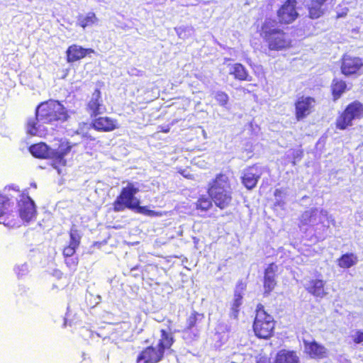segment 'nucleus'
<instances>
[{
    "label": "nucleus",
    "mask_w": 363,
    "mask_h": 363,
    "mask_svg": "<svg viewBox=\"0 0 363 363\" xmlns=\"http://www.w3.org/2000/svg\"><path fill=\"white\" fill-rule=\"evenodd\" d=\"M68 117L67 110L58 101L43 102L36 108L35 118L28 120L27 133L31 135L42 136L44 134V130L41 128L43 124L64 122Z\"/></svg>",
    "instance_id": "f257e3e1"
},
{
    "label": "nucleus",
    "mask_w": 363,
    "mask_h": 363,
    "mask_svg": "<svg viewBox=\"0 0 363 363\" xmlns=\"http://www.w3.org/2000/svg\"><path fill=\"white\" fill-rule=\"evenodd\" d=\"M72 145L69 143L61 142L57 148H49L48 146L43 143L35 144L30 147V152L35 157L38 158H50L53 163L52 165L57 169L58 174H61V167H64L66 160L64 157L70 152Z\"/></svg>",
    "instance_id": "f03ea898"
},
{
    "label": "nucleus",
    "mask_w": 363,
    "mask_h": 363,
    "mask_svg": "<svg viewBox=\"0 0 363 363\" xmlns=\"http://www.w3.org/2000/svg\"><path fill=\"white\" fill-rule=\"evenodd\" d=\"M271 50H282L291 46V40L284 30L274 27V22L266 20L262 26L261 33Z\"/></svg>",
    "instance_id": "7ed1b4c3"
},
{
    "label": "nucleus",
    "mask_w": 363,
    "mask_h": 363,
    "mask_svg": "<svg viewBox=\"0 0 363 363\" xmlns=\"http://www.w3.org/2000/svg\"><path fill=\"white\" fill-rule=\"evenodd\" d=\"M209 194L219 208L228 206L232 200V189L228 177L223 174L218 175L209 189Z\"/></svg>",
    "instance_id": "20e7f679"
},
{
    "label": "nucleus",
    "mask_w": 363,
    "mask_h": 363,
    "mask_svg": "<svg viewBox=\"0 0 363 363\" xmlns=\"http://www.w3.org/2000/svg\"><path fill=\"white\" fill-rule=\"evenodd\" d=\"M161 338L157 347H148L140 352L137 358V363L158 362L161 360L164 350L169 348L173 343V338L164 330H161Z\"/></svg>",
    "instance_id": "39448f33"
},
{
    "label": "nucleus",
    "mask_w": 363,
    "mask_h": 363,
    "mask_svg": "<svg viewBox=\"0 0 363 363\" xmlns=\"http://www.w3.org/2000/svg\"><path fill=\"white\" fill-rule=\"evenodd\" d=\"M274 326L273 317L265 312L262 305L259 304L253 324L255 335L259 338L268 339L272 336Z\"/></svg>",
    "instance_id": "423d86ee"
},
{
    "label": "nucleus",
    "mask_w": 363,
    "mask_h": 363,
    "mask_svg": "<svg viewBox=\"0 0 363 363\" xmlns=\"http://www.w3.org/2000/svg\"><path fill=\"white\" fill-rule=\"evenodd\" d=\"M139 191V186L136 183L128 182L123 187L120 195L113 203V209L116 212L122 211L125 208L135 209L140 203L135 195Z\"/></svg>",
    "instance_id": "0eeeda50"
},
{
    "label": "nucleus",
    "mask_w": 363,
    "mask_h": 363,
    "mask_svg": "<svg viewBox=\"0 0 363 363\" xmlns=\"http://www.w3.org/2000/svg\"><path fill=\"white\" fill-rule=\"evenodd\" d=\"M363 115V104L359 101H354L349 104L344 112L337 117L336 127L345 130L352 125V121L360 118Z\"/></svg>",
    "instance_id": "6e6552de"
},
{
    "label": "nucleus",
    "mask_w": 363,
    "mask_h": 363,
    "mask_svg": "<svg viewBox=\"0 0 363 363\" xmlns=\"http://www.w3.org/2000/svg\"><path fill=\"white\" fill-rule=\"evenodd\" d=\"M328 219V213L326 210L314 208L302 213L300 217V223L302 225L315 226L319 223H324Z\"/></svg>",
    "instance_id": "1a4fd4ad"
},
{
    "label": "nucleus",
    "mask_w": 363,
    "mask_h": 363,
    "mask_svg": "<svg viewBox=\"0 0 363 363\" xmlns=\"http://www.w3.org/2000/svg\"><path fill=\"white\" fill-rule=\"evenodd\" d=\"M296 0H286L277 11V17L281 23H293L298 16L296 9Z\"/></svg>",
    "instance_id": "9d476101"
},
{
    "label": "nucleus",
    "mask_w": 363,
    "mask_h": 363,
    "mask_svg": "<svg viewBox=\"0 0 363 363\" xmlns=\"http://www.w3.org/2000/svg\"><path fill=\"white\" fill-rule=\"evenodd\" d=\"M18 203L21 218L27 222L31 220L36 213L34 201L28 196L22 194Z\"/></svg>",
    "instance_id": "9b49d317"
},
{
    "label": "nucleus",
    "mask_w": 363,
    "mask_h": 363,
    "mask_svg": "<svg viewBox=\"0 0 363 363\" xmlns=\"http://www.w3.org/2000/svg\"><path fill=\"white\" fill-rule=\"evenodd\" d=\"M315 99L310 96H301L295 104L296 118L298 121L303 120L313 111Z\"/></svg>",
    "instance_id": "f8f14e48"
},
{
    "label": "nucleus",
    "mask_w": 363,
    "mask_h": 363,
    "mask_svg": "<svg viewBox=\"0 0 363 363\" xmlns=\"http://www.w3.org/2000/svg\"><path fill=\"white\" fill-rule=\"evenodd\" d=\"M362 67L363 62L359 57L345 55L342 58L341 71L344 75L351 76L357 74Z\"/></svg>",
    "instance_id": "ddd939ff"
},
{
    "label": "nucleus",
    "mask_w": 363,
    "mask_h": 363,
    "mask_svg": "<svg viewBox=\"0 0 363 363\" xmlns=\"http://www.w3.org/2000/svg\"><path fill=\"white\" fill-rule=\"evenodd\" d=\"M305 352L311 357L315 359H323L327 357L328 350L322 345L315 341H303Z\"/></svg>",
    "instance_id": "4468645a"
},
{
    "label": "nucleus",
    "mask_w": 363,
    "mask_h": 363,
    "mask_svg": "<svg viewBox=\"0 0 363 363\" xmlns=\"http://www.w3.org/2000/svg\"><path fill=\"white\" fill-rule=\"evenodd\" d=\"M325 282L322 279H310L304 284V287L313 296L323 298L328 294L325 289Z\"/></svg>",
    "instance_id": "2eb2a0df"
},
{
    "label": "nucleus",
    "mask_w": 363,
    "mask_h": 363,
    "mask_svg": "<svg viewBox=\"0 0 363 363\" xmlns=\"http://www.w3.org/2000/svg\"><path fill=\"white\" fill-rule=\"evenodd\" d=\"M261 176V172L256 166L245 169L242 176V183L248 189H253Z\"/></svg>",
    "instance_id": "dca6fc26"
},
{
    "label": "nucleus",
    "mask_w": 363,
    "mask_h": 363,
    "mask_svg": "<svg viewBox=\"0 0 363 363\" xmlns=\"http://www.w3.org/2000/svg\"><path fill=\"white\" fill-rule=\"evenodd\" d=\"M88 108L91 115L97 116L104 113L106 108L103 103L101 96V92L99 89H96L92 94L91 98L88 104Z\"/></svg>",
    "instance_id": "f3484780"
},
{
    "label": "nucleus",
    "mask_w": 363,
    "mask_h": 363,
    "mask_svg": "<svg viewBox=\"0 0 363 363\" xmlns=\"http://www.w3.org/2000/svg\"><path fill=\"white\" fill-rule=\"evenodd\" d=\"M94 52V50L93 49H86L77 45H72L68 48L66 52L67 62H73L77 61L84 57L86 55Z\"/></svg>",
    "instance_id": "a211bd4d"
},
{
    "label": "nucleus",
    "mask_w": 363,
    "mask_h": 363,
    "mask_svg": "<svg viewBox=\"0 0 363 363\" xmlns=\"http://www.w3.org/2000/svg\"><path fill=\"white\" fill-rule=\"evenodd\" d=\"M277 269V266L274 264H271L265 269L264 272V293L269 294L271 292L276 286V281L274 279L275 272Z\"/></svg>",
    "instance_id": "6ab92c4d"
},
{
    "label": "nucleus",
    "mask_w": 363,
    "mask_h": 363,
    "mask_svg": "<svg viewBox=\"0 0 363 363\" xmlns=\"http://www.w3.org/2000/svg\"><path fill=\"white\" fill-rule=\"evenodd\" d=\"M93 127L100 131L108 132L117 128L116 121L108 117H99L92 123Z\"/></svg>",
    "instance_id": "aec40b11"
},
{
    "label": "nucleus",
    "mask_w": 363,
    "mask_h": 363,
    "mask_svg": "<svg viewBox=\"0 0 363 363\" xmlns=\"http://www.w3.org/2000/svg\"><path fill=\"white\" fill-rule=\"evenodd\" d=\"M327 0H308L307 7L311 18H318L324 13L323 5Z\"/></svg>",
    "instance_id": "412c9836"
},
{
    "label": "nucleus",
    "mask_w": 363,
    "mask_h": 363,
    "mask_svg": "<svg viewBox=\"0 0 363 363\" xmlns=\"http://www.w3.org/2000/svg\"><path fill=\"white\" fill-rule=\"evenodd\" d=\"M274 363H299V359L294 352L283 350L277 353Z\"/></svg>",
    "instance_id": "4be33fe9"
},
{
    "label": "nucleus",
    "mask_w": 363,
    "mask_h": 363,
    "mask_svg": "<svg viewBox=\"0 0 363 363\" xmlns=\"http://www.w3.org/2000/svg\"><path fill=\"white\" fill-rule=\"evenodd\" d=\"M230 74L234 75V77L239 80L251 81L246 69L242 65L236 63L230 68Z\"/></svg>",
    "instance_id": "5701e85b"
},
{
    "label": "nucleus",
    "mask_w": 363,
    "mask_h": 363,
    "mask_svg": "<svg viewBox=\"0 0 363 363\" xmlns=\"http://www.w3.org/2000/svg\"><path fill=\"white\" fill-rule=\"evenodd\" d=\"M11 207L10 199L3 195H0V223H3L5 225L8 224L6 223V216L8 211Z\"/></svg>",
    "instance_id": "b1692460"
},
{
    "label": "nucleus",
    "mask_w": 363,
    "mask_h": 363,
    "mask_svg": "<svg viewBox=\"0 0 363 363\" xmlns=\"http://www.w3.org/2000/svg\"><path fill=\"white\" fill-rule=\"evenodd\" d=\"M242 295L237 289L235 291L234 298L231 303L230 315L231 318L236 319L238 316L239 308L242 303Z\"/></svg>",
    "instance_id": "393cba45"
},
{
    "label": "nucleus",
    "mask_w": 363,
    "mask_h": 363,
    "mask_svg": "<svg viewBox=\"0 0 363 363\" xmlns=\"http://www.w3.org/2000/svg\"><path fill=\"white\" fill-rule=\"evenodd\" d=\"M337 262L342 268H350L357 264V257L352 253H347L338 259Z\"/></svg>",
    "instance_id": "a878e982"
},
{
    "label": "nucleus",
    "mask_w": 363,
    "mask_h": 363,
    "mask_svg": "<svg viewBox=\"0 0 363 363\" xmlns=\"http://www.w3.org/2000/svg\"><path fill=\"white\" fill-rule=\"evenodd\" d=\"M346 83L342 80L334 79L332 84V90L334 99L336 100L345 91Z\"/></svg>",
    "instance_id": "bb28decb"
},
{
    "label": "nucleus",
    "mask_w": 363,
    "mask_h": 363,
    "mask_svg": "<svg viewBox=\"0 0 363 363\" xmlns=\"http://www.w3.org/2000/svg\"><path fill=\"white\" fill-rule=\"evenodd\" d=\"M97 21V18L94 13L89 12L84 17L82 16L78 20V23L82 28L92 26Z\"/></svg>",
    "instance_id": "cd10ccee"
},
{
    "label": "nucleus",
    "mask_w": 363,
    "mask_h": 363,
    "mask_svg": "<svg viewBox=\"0 0 363 363\" xmlns=\"http://www.w3.org/2000/svg\"><path fill=\"white\" fill-rule=\"evenodd\" d=\"M203 318V315L194 311L187 319V328L191 329L196 325L197 321H200Z\"/></svg>",
    "instance_id": "c85d7f7f"
},
{
    "label": "nucleus",
    "mask_w": 363,
    "mask_h": 363,
    "mask_svg": "<svg viewBox=\"0 0 363 363\" xmlns=\"http://www.w3.org/2000/svg\"><path fill=\"white\" fill-rule=\"evenodd\" d=\"M69 236H70L69 244H71L72 246H75L77 247L80 243L81 235L74 227H72L71 228L70 233H69Z\"/></svg>",
    "instance_id": "c756f323"
},
{
    "label": "nucleus",
    "mask_w": 363,
    "mask_h": 363,
    "mask_svg": "<svg viewBox=\"0 0 363 363\" xmlns=\"http://www.w3.org/2000/svg\"><path fill=\"white\" fill-rule=\"evenodd\" d=\"M214 98L221 106H225L229 101L228 95L222 91H216L214 93Z\"/></svg>",
    "instance_id": "7c9ffc66"
},
{
    "label": "nucleus",
    "mask_w": 363,
    "mask_h": 363,
    "mask_svg": "<svg viewBox=\"0 0 363 363\" xmlns=\"http://www.w3.org/2000/svg\"><path fill=\"white\" fill-rule=\"evenodd\" d=\"M134 210H136L138 213H143L150 216H161V213L155 212L154 211L148 210L145 206H140L139 203Z\"/></svg>",
    "instance_id": "2f4dec72"
},
{
    "label": "nucleus",
    "mask_w": 363,
    "mask_h": 363,
    "mask_svg": "<svg viewBox=\"0 0 363 363\" xmlns=\"http://www.w3.org/2000/svg\"><path fill=\"white\" fill-rule=\"evenodd\" d=\"M211 201L209 199H201L196 203V207L202 211H206L211 206Z\"/></svg>",
    "instance_id": "473e14b6"
},
{
    "label": "nucleus",
    "mask_w": 363,
    "mask_h": 363,
    "mask_svg": "<svg viewBox=\"0 0 363 363\" xmlns=\"http://www.w3.org/2000/svg\"><path fill=\"white\" fill-rule=\"evenodd\" d=\"M177 35L179 38L184 39L186 38L190 34V31L191 28L184 26H180L179 28H175Z\"/></svg>",
    "instance_id": "72a5a7b5"
},
{
    "label": "nucleus",
    "mask_w": 363,
    "mask_h": 363,
    "mask_svg": "<svg viewBox=\"0 0 363 363\" xmlns=\"http://www.w3.org/2000/svg\"><path fill=\"white\" fill-rule=\"evenodd\" d=\"M76 248L77 247L72 246L71 244H69V246L64 249L63 255L65 257H71L74 254Z\"/></svg>",
    "instance_id": "f704fd0d"
},
{
    "label": "nucleus",
    "mask_w": 363,
    "mask_h": 363,
    "mask_svg": "<svg viewBox=\"0 0 363 363\" xmlns=\"http://www.w3.org/2000/svg\"><path fill=\"white\" fill-rule=\"evenodd\" d=\"M354 341L356 343H362L363 342V333L358 331L354 337Z\"/></svg>",
    "instance_id": "c9c22d12"
},
{
    "label": "nucleus",
    "mask_w": 363,
    "mask_h": 363,
    "mask_svg": "<svg viewBox=\"0 0 363 363\" xmlns=\"http://www.w3.org/2000/svg\"><path fill=\"white\" fill-rule=\"evenodd\" d=\"M27 269H28V267H27V265L26 264H23L21 265V267H18L16 269V273L18 274V275H23L24 274V272H27Z\"/></svg>",
    "instance_id": "e433bc0d"
},
{
    "label": "nucleus",
    "mask_w": 363,
    "mask_h": 363,
    "mask_svg": "<svg viewBox=\"0 0 363 363\" xmlns=\"http://www.w3.org/2000/svg\"><path fill=\"white\" fill-rule=\"evenodd\" d=\"M302 151L301 150H297L296 151V154L294 155V157L295 158H298V159H301V157H302Z\"/></svg>",
    "instance_id": "4c0bfd02"
},
{
    "label": "nucleus",
    "mask_w": 363,
    "mask_h": 363,
    "mask_svg": "<svg viewBox=\"0 0 363 363\" xmlns=\"http://www.w3.org/2000/svg\"><path fill=\"white\" fill-rule=\"evenodd\" d=\"M281 191L279 189H276L274 191V196H276V198L279 196L281 195Z\"/></svg>",
    "instance_id": "58836bf2"
},
{
    "label": "nucleus",
    "mask_w": 363,
    "mask_h": 363,
    "mask_svg": "<svg viewBox=\"0 0 363 363\" xmlns=\"http://www.w3.org/2000/svg\"><path fill=\"white\" fill-rule=\"evenodd\" d=\"M275 204L278 205L279 206H282L284 205V202H282L277 199V201H276Z\"/></svg>",
    "instance_id": "ea45409f"
},
{
    "label": "nucleus",
    "mask_w": 363,
    "mask_h": 363,
    "mask_svg": "<svg viewBox=\"0 0 363 363\" xmlns=\"http://www.w3.org/2000/svg\"><path fill=\"white\" fill-rule=\"evenodd\" d=\"M257 363H267L264 360H259Z\"/></svg>",
    "instance_id": "a19ab883"
}]
</instances>
